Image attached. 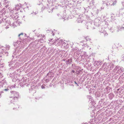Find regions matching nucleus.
Returning a JSON list of instances; mask_svg holds the SVG:
<instances>
[{
	"mask_svg": "<svg viewBox=\"0 0 124 124\" xmlns=\"http://www.w3.org/2000/svg\"><path fill=\"white\" fill-rule=\"evenodd\" d=\"M72 72H73V73H74L75 72V71L74 70H72Z\"/></svg>",
	"mask_w": 124,
	"mask_h": 124,
	"instance_id": "0eeeda50",
	"label": "nucleus"
},
{
	"mask_svg": "<svg viewBox=\"0 0 124 124\" xmlns=\"http://www.w3.org/2000/svg\"><path fill=\"white\" fill-rule=\"evenodd\" d=\"M41 87L42 89H44L45 88V86L43 85H42L41 86Z\"/></svg>",
	"mask_w": 124,
	"mask_h": 124,
	"instance_id": "20e7f679",
	"label": "nucleus"
},
{
	"mask_svg": "<svg viewBox=\"0 0 124 124\" xmlns=\"http://www.w3.org/2000/svg\"><path fill=\"white\" fill-rule=\"evenodd\" d=\"M23 35V33H20V34H19L18 35V37H20V36L21 35Z\"/></svg>",
	"mask_w": 124,
	"mask_h": 124,
	"instance_id": "7ed1b4c3",
	"label": "nucleus"
},
{
	"mask_svg": "<svg viewBox=\"0 0 124 124\" xmlns=\"http://www.w3.org/2000/svg\"><path fill=\"white\" fill-rule=\"evenodd\" d=\"M14 98L12 99V100H11V101H15V99L16 98V99H17V97L15 95V96H13Z\"/></svg>",
	"mask_w": 124,
	"mask_h": 124,
	"instance_id": "f257e3e1",
	"label": "nucleus"
},
{
	"mask_svg": "<svg viewBox=\"0 0 124 124\" xmlns=\"http://www.w3.org/2000/svg\"><path fill=\"white\" fill-rule=\"evenodd\" d=\"M14 94H15V95H16H16H17V93H16V92H15V93H14Z\"/></svg>",
	"mask_w": 124,
	"mask_h": 124,
	"instance_id": "423d86ee",
	"label": "nucleus"
},
{
	"mask_svg": "<svg viewBox=\"0 0 124 124\" xmlns=\"http://www.w3.org/2000/svg\"><path fill=\"white\" fill-rule=\"evenodd\" d=\"M75 83L76 84H77V83H76V82H75Z\"/></svg>",
	"mask_w": 124,
	"mask_h": 124,
	"instance_id": "6e6552de",
	"label": "nucleus"
},
{
	"mask_svg": "<svg viewBox=\"0 0 124 124\" xmlns=\"http://www.w3.org/2000/svg\"><path fill=\"white\" fill-rule=\"evenodd\" d=\"M117 1H114L112 5H115L116 3H117Z\"/></svg>",
	"mask_w": 124,
	"mask_h": 124,
	"instance_id": "f03ea898",
	"label": "nucleus"
},
{
	"mask_svg": "<svg viewBox=\"0 0 124 124\" xmlns=\"http://www.w3.org/2000/svg\"><path fill=\"white\" fill-rule=\"evenodd\" d=\"M8 89H5L4 90L5 91H7L8 90Z\"/></svg>",
	"mask_w": 124,
	"mask_h": 124,
	"instance_id": "39448f33",
	"label": "nucleus"
},
{
	"mask_svg": "<svg viewBox=\"0 0 124 124\" xmlns=\"http://www.w3.org/2000/svg\"><path fill=\"white\" fill-rule=\"evenodd\" d=\"M1 57V56H0V57Z\"/></svg>",
	"mask_w": 124,
	"mask_h": 124,
	"instance_id": "1a4fd4ad",
	"label": "nucleus"
}]
</instances>
